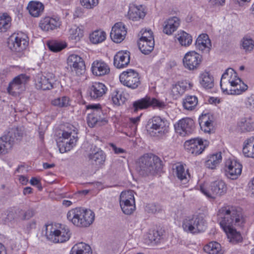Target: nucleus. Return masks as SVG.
Segmentation results:
<instances>
[{"instance_id": "423d86ee", "label": "nucleus", "mask_w": 254, "mask_h": 254, "mask_svg": "<svg viewBox=\"0 0 254 254\" xmlns=\"http://www.w3.org/2000/svg\"><path fill=\"white\" fill-rule=\"evenodd\" d=\"M184 230L192 234L201 233L206 228V222L203 215H194L191 217H188L184 220Z\"/></svg>"}, {"instance_id": "338daca9", "label": "nucleus", "mask_w": 254, "mask_h": 254, "mask_svg": "<svg viewBox=\"0 0 254 254\" xmlns=\"http://www.w3.org/2000/svg\"><path fill=\"white\" fill-rule=\"evenodd\" d=\"M16 218L15 213L13 211H9L7 215V218L8 220L11 221Z\"/></svg>"}, {"instance_id": "c756f323", "label": "nucleus", "mask_w": 254, "mask_h": 254, "mask_svg": "<svg viewBox=\"0 0 254 254\" xmlns=\"http://www.w3.org/2000/svg\"><path fill=\"white\" fill-rule=\"evenodd\" d=\"M199 82L204 88L211 89L214 86L213 77L209 72L204 71L199 75Z\"/></svg>"}, {"instance_id": "f3484780", "label": "nucleus", "mask_w": 254, "mask_h": 254, "mask_svg": "<svg viewBox=\"0 0 254 254\" xmlns=\"http://www.w3.org/2000/svg\"><path fill=\"white\" fill-rule=\"evenodd\" d=\"M55 81V75L52 73H47L46 75H41L37 77L36 87L38 89L50 90L54 88Z\"/></svg>"}, {"instance_id": "dca6fc26", "label": "nucleus", "mask_w": 254, "mask_h": 254, "mask_svg": "<svg viewBox=\"0 0 254 254\" xmlns=\"http://www.w3.org/2000/svg\"><path fill=\"white\" fill-rule=\"evenodd\" d=\"M229 82L230 83L231 87H233V88H231L229 90L227 88L223 87L221 84V87L223 92L228 94L239 95L245 91L248 88V86L238 77L234 79H230Z\"/></svg>"}, {"instance_id": "7c9ffc66", "label": "nucleus", "mask_w": 254, "mask_h": 254, "mask_svg": "<svg viewBox=\"0 0 254 254\" xmlns=\"http://www.w3.org/2000/svg\"><path fill=\"white\" fill-rule=\"evenodd\" d=\"M27 8L32 16L38 17L43 12L44 6L39 1H31L29 2Z\"/></svg>"}, {"instance_id": "a878e982", "label": "nucleus", "mask_w": 254, "mask_h": 254, "mask_svg": "<svg viewBox=\"0 0 254 254\" xmlns=\"http://www.w3.org/2000/svg\"><path fill=\"white\" fill-rule=\"evenodd\" d=\"M195 45L199 50L209 52L211 45L208 36L206 34H200L196 40Z\"/></svg>"}, {"instance_id": "603ef678", "label": "nucleus", "mask_w": 254, "mask_h": 254, "mask_svg": "<svg viewBox=\"0 0 254 254\" xmlns=\"http://www.w3.org/2000/svg\"><path fill=\"white\" fill-rule=\"evenodd\" d=\"M15 212L18 214V217L22 220L29 219L34 215V212L32 209H29L26 211H24L21 209H18Z\"/></svg>"}, {"instance_id": "69168bd1", "label": "nucleus", "mask_w": 254, "mask_h": 254, "mask_svg": "<svg viewBox=\"0 0 254 254\" xmlns=\"http://www.w3.org/2000/svg\"><path fill=\"white\" fill-rule=\"evenodd\" d=\"M225 0H210V3L213 5H223L225 3Z\"/></svg>"}, {"instance_id": "9b49d317", "label": "nucleus", "mask_w": 254, "mask_h": 254, "mask_svg": "<svg viewBox=\"0 0 254 254\" xmlns=\"http://www.w3.org/2000/svg\"><path fill=\"white\" fill-rule=\"evenodd\" d=\"M210 191L208 190L204 186H200V191L208 197L214 198L215 196H220L226 192L227 188L225 183L218 180L212 182L210 186Z\"/></svg>"}, {"instance_id": "f03ea898", "label": "nucleus", "mask_w": 254, "mask_h": 254, "mask_svg": "<svg viewBox=\"0 0 254 254\" xmlns=\"http://www.w3.org/2000/svg\"><path fill=\"white\" fill-rule=\"evenodd\" d=\"M162 161L156 155L145 154L136 162V170L142 176L154 175L161 171Z\"/></svg>"}, {"instance_id": "4468645a", "label": "nucleus", "mask_w": 254, "mask_h": 254, "mask_svg": "<svg viewBox=\"0 0 254 254\" xmlns=\"http://www.w3.org/2000/svg\"><path fill=\"white\" fill-rule=\"evenodd\" d=\"M176 132L182 136L191 133L195 128L194 122L190 118H183L174 125Z\"/></svg>"}, {"instance_id": "09e8293b", "label": "nucleus", "mask_w": 254, "mask_h": 254, "mask_svg": "<svg viewBox=\"0 0 254 254\" xmlns=\"http://www.w3.org/2000/svg\"><path fill=\"white\" fill-rule=\"evenodd\" d=\"M242 48L246 52H251L254 48V41L250 37H244L241 42Z\"/></svg>"}, {"instance_id": "680f3d73", "label": "nucleus", "mask_w": 254, "mask_h": 254, "mask_svg": "<svg viewBox=\"0 0 254 254\" xmlns=\"http://www.w3.org/2000/svg\"><path fill=\"white\" fill-rule=\"evenodd\" d=\"M146 208L147 209V211L149 212L152 213H155L158 212L159 209V207L154 204H148L147 206H146Z\"/></svg>"}, {"instance_id": "a19ab883", "label": "nucleus", "mask_w": 254, "mask_h": 254, "mask_svg": "<svg viewBox=\"0 0 254 254\" xmlns=\"http://www.w3.org/2000/svg\"><path fill=\"white\" fill-rule=\"evenodd\" d=\"M242 132L250 131L254 129V123L251 117L242 119L238 123Z\"/></svg>"}, {"instance_id": "4be33fe9", "label": "nucleus", "mask_w": 254, "mask_h": 254, "mask_svg": "<svg viewBox=\"0 0 254 254\" xmlns=\"http://www.w3.org/2000/svg\"><path fill=\"white\" fill-rule=\"evenodd\" d=\"M130 62V53L128 51H119L114 56V64L118 68L127 66Z\"/></svg>"}, {"instance_id": "4d7b16f0", "label": "nucleus", "mask_w": 254, "mask_h": 254, "mask_svg": "<svg viewBox=\"0 0 254 254\" xmlns=\"http://www.w3.org/2000/svg\"><path fill=\"white\" fill-rule=\"evenodd\" d=\"M99 0H80V3L84 7L91 9L98 4Z\"/></svg>"}, {"instance_id": "c85d7f7f", "label": "nucleus", "mask_w": 254, "mask_h": 254, "mask_svg": "<svg viewBox=\"0 0 254 254\" xmlns=\"http://www.w3.org/2000/svg\"><path fill=\"white\" fill-rule=\"evenodd\" d=\"M145 15V13L142 6L140 7L133 6L129 7L128 16L130 19L133 21H137L143 19Z\"/></svg>"}, {"instance_id": "6e6d98bb", "label": "nucleus", "mask_w": 254, "mask_h": 254, "mask_svg": "<svg viewBox=\"0 0 254 254\" xmlns=\"http://www.w3.org/2000/svg\"><path fill=\"white\" fill-rule=\"evenodd\" d=\"M140 33L141 36L139 40H154L153 32L150 29H142Z\"/></svg>"}, {"instance_id": "052dcab7", "label": "nucleus", "mask_w": 254, "mask_h": 254, "mask_svg": "<svg viewBox=\"0 0 254 254\" xmlns=\"http://www.w3.org/2000/svg\"><path fill=\"white\" fill-rule=\"evenodd\" d=\"M83 36V31L79 28H76L74 30V32L71 34V39L76 41H79Z\"/></svg>"}, {"instance_id": "b1692460", "label": "nucleus", "mask_w": 254, "mask_h": 254, "mask_svg": "<svg viewBox=\"0 0 254 254\" xmlns=\"http://www.w3.org/2000/svg\"><path fill=\"white\" fill-rule=\"evenodd\" d=\"M60 22L59 19L50 17H46L41 20L40 23V28L44 31H48L53 30L59 27Z\"/></svg>"}, {"instance_id": "a18cd8bd", "label": "nucleus", "mask_w": 254, "mask_h": 254, "mask_svg": "<svg viewBox=\"0 0 254 254\" xmlns=\"http://www.w3.org/2000/svg\"><path fill=\"white\" fill-rule=\"evenodd\" d=\"M177 38L180 44L185 47L191 44L192 41L191 35L184 31H181L179 33Z\"/></svg>"}, {"instance_id": "37998d69", "label": "nucleus", "mask_w": 254, "mask_h": 254, "mask_svg": "<svg viewBox=\"0 0 254 254\" xmlns=\"http://www.w3.org/2000/svg\"><path fill=\"white\" fill-rule=\"evenodd\" d=\"M106 33L100 30H96L90 35V41L93 44H98L106 39Z\"/></svg>"}, {"instance_id": "58836bf2", "label": "nucleus", "mask_w": 254, "mask_h": 254, "mask_svg": "<svg viewBox=\"0 0 254 254\" xmlns=\"http://www.w3.org/2000/svg\"><path fill=\"white\" fill-rule=\"evenodd\" d=\"M204 251L208 254H222L221 246L216 242H211L206 245L203 248Z\"/></svg>"}, {"instance_id": "c9c22d12", "label": "nucleus", "mask_w": 254, "mask_h": 254, "mask_svg": "<svg viewBox=\"0 0 254 254\" xmlns=\"http://www.w3.org/2000/svg\"><path fill=\"white\" fill-rule=\"evenodd\" d=\"M138 46L142 54L148 55L154 49V40H139Z\"/></svg>"}, {"instance_id": "49530a36", "label": "nucleus", "mask_w": 254, "mask_h": 254, "mask_svg": "<svg viewBox=\"0 0 254 254\" xmlns=\"http://www.w3.org/2000/svg\"><path fill=\"white\" fill-rule=\"evenodd\" d=\"M13 145L3 135L0 137V154H6Z\"/></svg>"}, {"instance_id": "aec40b11", "label": "nucleus", "mask_w": 254, "mask_h": 254, "mask_svg": "<svg viewBox=\"0 0 254 254\" xmlns=\"http://www.w3.org/2000/svg\"><path fill=\"white\" fill-rule=\"evenodd\" d=\"M127 33L125 25L122 22H118L112 27L110 37L114 42L119 43L125 39Z\"/></svg>"}, {"instance_id": "5fc2aeb1", "label": "nucleus", "mask_w": 254, "mask_h": 254, "mask_svg": "<svg viewBox=\"0 0 254 254\" xmlns=\"http://www.w3.org/2000/svg\"><path fill=\"white\" fill-rule=\"evenodd\" d=\"M112 100L113 103L116 105H120L125 102V98L121 94H119L117 90L115 91L112 95Z\"/></svg>"}, {"instance_id": "3c124183", "label": "nucleus", "mask_w": 254, "mask_h": 254, "mask_svg": "<svg viewBox=\"0 0 254 254\" xmlns=\"http://www.w3.org/2000/svg\"><path fill=\"white\" fill-rule=\"evenodd\" d=\"M185 88L179 84L173 85L171 89V95L173 98L177 99L180 97L185 92Z\"/></svg>"}, {"instance_id": "bf43d9fd", "label": "nucleus", "mask_w": 254, "mask_h": 254, "mask_svg": "<svg viewBox=\"0 0 254 254\" xmlns=\"http://www.w3.org/2000/svg\"><path fill=\"white\" fill-rule=\"evenodd\" d=\"M229 74L231 75V78H230L231 79H234L235 78H236L237 77V73L234 71L233 69H232L231 68H228V69H227L226 70L225 72L222 75L220 84H222V80L223 79L226 78L227 77V76H228Z\"/></svg>"}, {"instance_id": "9d476101", "label": "nucleus", "mask_w": 254, "mask_h": 254, "mask_svg": "<svg viewBox=\"0 0 254 254\" xmlns=\"http://www.w3.org/2000/svg\"><path fill=\"white\" fill-rule=\"evenodd\" d=\"M122 83L130 88L135 89L140 84L138 73L133 69H128L120 75Z\"/></svg>"}, {"instance_id": "8fccbe9b", "label": "nucleus", "mask_w": 254, "mask_h": 254, "mask_svg": "<svg viewBox=\"0 0 254 254\" xmlns=\"http://www.w3.org/2000/svg\"><path fill=\"white\" fill-rule=\"evenodd\" d=\"M69 99L67 96L59 97L52 101V104L54 106L59 107H67L69 105Z\"/></svg>"}, {"instance_id": "e433bc0d", "label": "nucleus", "mask_w": 254, "mask_h": 254, "mask_svg": "<svg viewBox=\"0 0 254 254\" xmlns=\"http://www.w3.org/2000/svg\"><path fill=\"white\" fill-rule=\"evenodd\" d=\"M87 109L93 110L92 113L97 118L100 123H107L105 120V115L103 113L100 104L89 105L86 107Z\"/></svg>"}, {"instance_id": "6e6552de", "label": "nucleus", "mask_w": 254, "mask_h": 254, "mask_svg": "<svg viewBox=\"0 0 254 254\" xmlns=\"http://www.w3.org/2000/svg\"><path fill=\"white\" fill-rule=\"evenodd\" d=\"M209 144V142L208 140L196 137L186 141L184 146L189 153L197 156L202 153Z\"/></svg>"}, {"instance_id": "72a5a7b5", "label": "nucleus", "mask_w": 254, "mask_h": 254, "mask_svg": "<svg viewBox=\"0 0 254 254\" xmlns=\"http://www.w3.org/2000/svg\"><path fill=\"white\" fill-rule=\"evenodd\" d=\"M11 26V18L7 12L0 13V32H5Z\"/></svg>"}, {"instance_id": "0e129e2a", "label": "nucleus", "mask_w": 254, "mask_h": 254, "mask_svg": "<svg viewBox=\"0 0 254 254\" xmlns=\"http://www.w3.org/2000/svg\"><path fill=\"white\" fill-rule=\"evenodd\" d=\"M140 120V117H137L134 118H130V124H131V127L134 128V129H136V125Z\"/></svg>"}, {"instance_id": "7ed1b4c3", "label": "nucleus", "mask_w": 254, "mask_h": 254, "mask_svg": "<svg viewBox=\"0 0 254 254\" xmlns=\"http://www.w3.org/2000/svg\"><path fill=\"white\" fill-rule=\"evenodd\" d=\"M67 219L74 226L85 228L91 225L95 219V214L90 209L77 207L68 211Z\"/></svg>"}, {"instance_id": "774afa93", "label": "nucleus", "mask_w": 254, "mask_h": 254, "mask_svg": "<svg viewBox=\"0 0 254 254\" xmlns=\"http://www.w3.org/2000/svg\"><path fill=\"white\" fill-rule=\"evenodd\" d=\"M33 189L31 187H25L24 188L23 190V193L24 195H26L27 194H31L33 192Z\"/></svg>"}, {"instance_id": "39448f33", "label": "nucleus", "mask_w": 254, "mask_h": 254, "mask_svg": "<svg viewBox=\"0 0 254 254\" xmlns=\"http://www.w3.org/2000/svg\"><path fill=\"white\" fill-rule=\"evenodd\" d=\"M45 235L47 239L53 243H64L69 240L70 233L68 228L65 227L57 229L52 224H46Z\"/></svg>"}, {"instance_id": "864d4df0", "label": "nucleus", "mask_w": 254, "mask_h": 254, "mask_svg": "<svg viewBox=\"0 0 254 254\" xmlns=\"http://www.w3.org/2000/svg\"><path fill=\"white\" fill-rule=\"evenodd\" d=\"M162 236V233L158 230H150L148 233V238L151 242L158 243Z\"/></svg>"}, {"instance_id": "ea45409f", "label": "nucleus", "mask_w": 254, "mask_h": 254, "mask_svg": "<svg viewBox=\"0 0 254 254\" xmlns=\"http://www.w3.org/2000/svg\"><path fill=\"white\" fill-rule=\"evenodd\" d=\"M243 152L246 157L254 158V137L247 140V143L243 148Z\"/></svg>"}, {"instance_id": "20e7f679", "label": "nucleus", "mask_w": 254, "mask_h": 254, "mask_svg": "<svg viewBox=\"0 0 254 254\" xmlns=\"http://www.w3.org/2000/svg\"><path fill=\"white\" fill-rule=\"evenodd\" d=\"M76 128L71 125H68L66 129L64 130L62 137L58 141V145L61 153L69 151L74 146L78 140Z\"/></svg>"}, {"instance_id": "c03bdc74", "label": "nucleus", "mask_w": 254, "mask_h": 254, "mask_svg": "<svg viewBox=\"0 0 254 254\" xmlns=\"http://www.w3.org/2000/svg\"><path fill=\"white\" fill-rule=\"evenodd\" d=\"M176 174L179 180L184 184H186L188 181V178H190V175L185 170L183 165H179L176 167Z\"/></svg>"}, {"instance_id": "2eb2a0df", "label": "nucleus", "mask_w": 254, "mask_h": 254, "mask_svg": "<svg viewBox=\"0 0 254 254\" xmlns=\"http://www.w3.org/2000/svg\"><path fill=\"white\" fill-rule=\"evenodd\" d=\"M67 64L71 71L79 76L83 74L85 71V65L82 59L75 54L70 55L67 59Z\"/></svg>"}, {"instance_id": "1a4fd4ad", "label": "nucleus", "mask_w": 254, "mask_h": 254, "mask_svg": "<svg viewBox=\"0 0 254 254\" xmlns=\"http://www.w3.org/2000/svg\"><path fill=\"white\" fill-rule=\"evenodd\" d=\"M120 204L124 213L131 214L135 209V199L132 190L123 191L120 196Z\"/></svg>"}, {"instance_id": "e2e57ef3", "label": "nucleus", "mask_w": 254, "mask_h": 254, "mask_svg": "<svg viewBox=\"0 0 254 254\" xmlns=\"http://www.w3.org/2000/svg\"><path fill=\"white\" fill-rule=\"evenodd\" d=\"M246 104L248 108H254V95H252L248 98Z\"/></svg>"}, {"instance_id": "ddd939ff", "label": "nucleus", "mask_w": 254, "mask_h": 254, "mask_svg": "<svg viewBox=\"0 0 254 254\" xmlns=\"http://www.w3.org/2000/svg\"><path fill=\"white\" fill-rule=\"evenodd\" d=\"M165 106V103L163 102L148 96L136 101L133 103L134 112H136L138 110L146 109L150 106L153 108H163Z\"/></svg>"}, {"instance_id": "5701e85b", "label": "nucleus", "mask_w": 254, "mask_h": 254, "mask_svg": "<svg viewBox=\"0 0 254 254\" xmlns=\"http://www.w3.org/2000/svg\"><path fill=\"white\" fill-rule=\"evenodd\" d=\"M91 70L93 74L97 76L107 75L110 72L109 65L102 60L95 61L92 64Z\"/></svg>"}, {"instance_id": "13d9d810", "label": "nucleus", "mask_w": 254, "mask_h": 254, "mask_svg": "<svg viewBox=\"0 0 254 254\" xmlns=\"http://www.w3.org/2000/svg\"><path fill=\"white\" fill-rule=\"evenodd\" d=\"M87 123L88 126L91 127H94L96 125H101V124L92 113L89 114L87 117Z\"/></svg>"}, {"instance_id": "cd10ccee", "label": "nucleus", "mask_w": 254, "mask_h": 254, "mask_svg": "<svg viewBox=\"0 0 254 254\" xmlns=\"http://www.w3.org/2000/svg\"><path fill=\"white\" fill-rule=\"evenodd\" d=\"M89 159L91 163L96 166L97 168L101 167L106 160V155L102 150H98L89 155Z\"/></svg>"}, {"instance_id": "f257e3e1", "label": "nucleus", "mask_w": 254, "mask_h": 254, "mask_svg": "<svg viewBox=\"0 0 254 254\" xmlns=\"http://www.w3.org/2000/svg\"><path fill=\"white\" fill-rule=\"evenodd\" d=\"M218 221L223 230H229V228L242 226L244 219L241 212L231 206L221 207L217 213Z\"/></svg>"}, {"instance_id": "79ce46f5", "label": "nucleus", "mask_w": 254, "mask_h": 254, "mask_svg": "<svg viewBox=\"0 0 254 254\" xmlns=\"http://www.w3.org/2000/svg\"><path fill=\"white\" fill-rule=\"evenodd\" d=\"M198 103L197 98L195 96H188L184 100L183 105L184 108L188 110H192Z\"/></svg>"}, {"instance_id": "412c9836", "label": "nucleus", "mask_w": 254, "mask_h": 254, "mask_svg": "<svg viewBox=\"0 0 254 254\" xmlns=\"http://www.w3.org/2000/svg\"><path fill=\"white\" fill-rule=\"evenodd\" d=\"M28 80V78L25 74L18 75L9 83L7 88V92L12 95L19 93L22 85L25 84Z\"/></svg>"}, {"instance_id": "de8ad7c7", "label": "nucleus", "mask_w": 254, "mask_h": 254, "mask_svg": "<svg viewBox=\"0 0 254 254\" xmlns=\"http://www.w3.org/2000/svg\"><path fill=\"white\" fill-rule=\"evenodd\" d=\"M47 45L49 50L54 52H60L66 46L65 43L57 41H49L47 42Z\"/></svg>"}, {"instance_id": "6ab92c4d", "label": "nucleus", "mask_w": 254, "mask_h": 254, "mask_svg": "<svg viewBox=\"0 0 254 254\" xmlns=\"http://www.w3.org/2000/svg\"><path fill=\"white\" fill-rule=\"evenodd\" d=\"M7 44L9 48L12 51L20 52L25 49L28 45V42L18 35H13L8 39Z\"/></svg>"}, {"instance_id": "a211bd4d", "label": "nucleus", "mask_w": 254, "mask_h": 254, "mask_svg": "<svg viewBox=\"0 0 254 254\" xmlns=\"http://www.w3.org/2000/svg\"><path fill=\"white\" fill-rule=\"evenodd\" d=\"M225 167L227 176L232 179H236L241 174L242 165L237 160L228 159Z\"/></svg>"}, {"instance_id": "4c0bfd02", "label": "nucleus", "mask_w": 254, "mask_h": 254, "mask_svg": "<svg viewBox=\"0 0 254 254\" xmlns=\"http://www.w3.org/2000/svg\"><path fill=\"white\" fill-rule=\"evenodd\" d=\"M222 161L221 153L219 152L210 155L205 161V166L211 169H214Z\"/></svg>"}, {"instance_id": "bb28decb", "label": "nucleus", "mask_w": 254, "mask_h": 254, "mask_svg": "<svg viewBox=\"0 0 254 254\" xmlns=\"http://www.w3.org/2000/svg\"><path fill=\"white\" fill-rule=\"evenodd\" d=\"M106 89L105 85L103 83L95 82L90 87L89 93L92 98L97 99L102 96L106 93Z\"/></svg>"}, {"instance_id": "0eeeda50", "label": "nucleus", "mask_w": 254, "mask_h": 254, "mask_svg": "<svg viewBox=\"0 0 254 254\" xmlns=\"http://www.w3.org/2000/svg\"><path fill=\"white\" fill-rule=\"evenodd\" d=\"M168 122L159 116H155L148 122L146 128L151 136H162L169 131Z\"/></svg>"}, {"instance_id": "393cba45", "label": "nucleus", "mask_w": 254, "mask_h": 254, "mask_svg": "<svg viewBox=\"0 0 254 254\" xmlns=\"http://www.w3.org/2000/svg\"><path fill=\"white\" fill-rule=\"evenodd\" d=\"M4 135L11 143V144L13 145L14 143L21 139L23 136V131L17 127H13L9 128L6 134Z\"/></svg>"}, {"instance_id": "f8f14e48", "label": "nucleus", "mask_w": 254, "mask_h": 254, "mask_svg": "<svg viewBox=\"0 0 254 254\" xmlns=\"http://www.w3.org/2000/svg\"><path fill=\"white\" fill-rule=\"evenodd\" d=\"M201 62L202 56L195 51L187 53L183 59L184 67L189 70L198 69Z\"/></svg>"}, {"instance_id": "2f4dec72", "label": "nucleus", "mask_w": 254, "mask_h": 254, "mask_svg": "<svg viewBox=\"0 0 254 254\" xmlns=\"http://www.w3.org/2000/svg\"><path fill=\"white\" fill-rule=\"evenodd\" d=\"M180 25L179 19L177 17H173L165 22L163 32L168 35H171L175 31Z\"/></svg>"}, {"instance_id": "f704fd0d", "label": "nucleus", "mask_w": 254, "mask_h": 254, "mask_svg": "<svg viewBox=\"0 0 254 254\" xmlns=\"http://www.w3.org/2000/svg\"><path fill=\"white\" fill-rule=\"evenodd\" d=\"M226 233L227 238L230 243L236 244L242 241V237L241 234L236 231L233 227L229 228V230H223Z\"/></svg>"}, {"instance_id": "473e14b6", "label": "nucleus", "mask_w": 254, "mask_h": 254, "mask_svg": "<svg viewBox=\"0 0 254 254\" xmlns=\"http://www.w3.org/2000/svg\"><path fill=\"white\" fill-rule=\"evenodd\" d=\"M91 247L84 243L74 245L70 250V254H92Z\"/></svg>"}]
</instances>
